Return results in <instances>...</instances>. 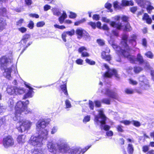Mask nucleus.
I'll list each match as a JSON object with an SVG mask.
<instances>
[{
  "instance_id": "obj_20",
  "label": "nucleus",
  "mask_w": 154,
  "mask_h": 154,
  "mask_svg": "<svg viewBox=\"0 0 154 154\" xmlns=\"http://www.w3.org/2000/svg\"><path fill=\"white\" fill-rule=\"evenodd\" d=\"M15 94H23L24 92V89L22 88L15 87Z\"/></svg>"
},
{
  "instance_id": "obj_23",
  "label": "nucleus",
  "mask_w": 154,
  "mask_h": 154,
  "mask_svg": "<svg viewBox=\"0 0 154 154\" xmlns=\"http://www.w3.org/2000/svg\"><path fill=\"white\" fill-rule=\"evenodd\" d=\"M7 91L11 95L15 94V87L8 86L7 88Z\"/></svg>"
},
{
  "instance_id": "obj_46",
  "label": "nucleus",
  "mask_w": 154,
  "mask_h": 154,
  "mask_svg": "<svg viewBox=\"0 0 154 154\" xmlns=\"http://www.w3.org/2000/svg\"><path fill=\"white\" fill-rule=\"evenodd\" d=\"M6 12V9L5 8H2L0 9V15H4Z\"/></svg>"
},
{
  "instance_id": "obj_36",
  "label": "nucleus",
  "mask_w": 154,
  "mask_h": 154,
  "mask_svg": "<svg viewBox=\"0 0 154 154\" xmlns=\"http://www.w3.org/2000/svg\"><path fill=\"white\" fill-rule=\"evenodd\" d=\"M85 61L87 63L91 65H94L95 64V61L91 60L88 58L86 59Z\"/></svg>"
},
{
  "instance_id": "obj_26",
  "label": "nucleus",
  "mask_w": 154,
  "mask_h": 154,
  "mask_svg": "<svg viewBox=\"0 0 154 154\" xmlns=\"http://www.w3.org/2000/svg\"><path fill=\"white\" fill-rule=\"evenodd\" d=\"M32 154H44L40 148H35L32 152Z\"/></svg>"
},
{
  "instance_id": "obj_56",
  "label": "nucleus",
  "mask_w": 154,
  "mask_h": 154,
  "mask_svg": "<svg viewBox=\"0 0 154 154\" xmlns=\"http://www.w3.org/2000/svg\"><path fill=\"white\" fill-rule=\"evenodd\" d=\"M123 127L121 125H118L117 127V131L119 132H122L123 131Z\"/></svg>"
},
{
  "instance_id": "obj_6",
  "label": "nucleus",
  "mask_w": 154,
  "mask_h": 154,
  "mask_svg": "<svg viewBox=\"0 0 154 154\" xmlns=\"http://www.w3.org/2000/svg\"><path fill=\"white\" fill-rule=\"evenodd\" d=\"M48 123L44 120H40L37 122L36 125V131L37 133L38 134L42 135H48V131L47 130L44 129L48 125Z\"/></svg>"
},
{
  "instance_id": "obj_32",
  "label": "nucleus",
  "mask_w": 154,
  "mask_h": 154,
  "mask_svg": "<svg viewBox=\"0 0 154 154\" xmlns=\"http://www.w3.org/2000/svg\"><path fill=\"white\" fill-rule=\"evenodd\" d=\"M61 88L62 91L64 92V94L66 95H68L66 89V85H62L61 86Z\"/></svg>"
},
{
  "instance_id": "obj_61",
  "label": "nucleus",
  "mask_w": 154,
  "mask_h": 154,
  "mask_svg": "<svg viewBox=\"0 0 154 154\" xmlns=\"http://www.w3.org/2000/svg\"><path fill=\"white\" fill-rule=\"evenodd\" d=\"M83 35L85 37V38L86 40L90 39V36L88 34L87 32H86V31L85 33H84V35Z\"/></svg>"
},
{
  "instance_id": "obj_30",
  "label": "nucleus",
  "mask_w": 154,
  "mask_h": 154,
  "mask_svg": "<svg viewBox=\"0 0 154 154\" xmlns=\"http://www.w3.org/2000/svg\"><path fill=\"white\" fill-rule=\"evenodd\" d=\"M131 124L134 126L137 127L140 126L141 125L140 122L134 120L131 121Z\"/></svg>"
},
{
  "instance_id": "obj_39",
  "label": "nucleus",
  "mask_w": 154,
  "mask_h": 154,
  "mask_svg": "<svg viewBox=\"0 0 154 154\" xmlns=\"http://www.w3.org/2000/svg\"><path fill=\"white\" fill-rule=\"evenodd\" d=\"M137 3V4L140 5L142 6L145 3L144 0H134Z\"/></svg>"
},
{
  "instance_id": "obj_9",
  "label": "nucleus",
  "mask_w": 154,
  "mask_h": 154,
  "mask_svg": "<svg viewBox=\"0 0 154 154\" xmlns=\"http://www.w3.org/2000/svg\"><path fill=\"white\" fill-rule=\"evenodd\" d=\"M112 27L116 28L118 29H123L124 30L129 32L132 30V29L129 23H127L124 26L121 23H116L112 21L110 24Z\"/></svg>"
},
{
  "instance_id": "obj_53",
  "label": "nucleus",
  "mask_w": 154,
  "mask_h": 154,
  "mask_svg": "<svg viewBox=\"0 0 154 154\" xmlns=\"http://www.w3.org/2000/svg\"><path fill=\"white\" fill-rule=\"evenodd\" d=\"M82 56V57H88L89 56V54L86 51L82 52L81 54Z\"/></svg>"
},
{
  "instance_id": "obj_15",
  "label": "nucleus",
  "mask_w": 154,
  "mask_h": 154,
  "mask_svg": "<svg viewBox=\"0 0 154 154\" xmlns=\"http://www.w3.org/2000/svg\"><path fill=\"white\" fill-rule=\"evenodd\" d=\"M8 59L5 57H3L0 59V64L1 69L6 67L8 66Z\"/></svg>"
},
{
  "instance_id": "obj_64",
  "label": "nucleus",
  "mask_w": 154,
  "mask_h": 154,
  "mask_svg": "<svg viewBox=\"0 0 154 154\" xmlns=\"http://www.w3.org/2000/svg\"><path fill=\"white\" fill-rule=\"evenodd\" d=\"M51 7L50 6L48 5H46L44 6V10L45 11H46L50 9Z\"/></svg>"
},
{
  "instance_id": "obj_28",
  "label": "nucleus",
  "mask_w": 154,
  "mask_h": 154,
  "mask_svg": "<svg viewBox=\"0 0 154 154\" xmlns=\"http://www.w3.org/2000/svg\"><path fill=\"white\" fill-rule=\"evenodd\" d=\"M24 135H18L17 140L19 143H23L25 142L24 138H23V136Z\"/></svg>"
},
{
  "instance_id": "obj_63",
  "label": "nucleus",
  "mask_w": 154,
  "mask_h": 154,
  "mask_svg": "<svg viewBox=\"0 0 154 154\" xmlns=\"http://www.w3.org/2000/svg\"><path fill=\"white\" fill-rule=\"evenodd\" d=\"M149 18V16L147 14H144L142 18L143 20H146L148 18Z\"/></svg>"
},
{
  "instance_id": "obj_43",
  "label": "nucleus",
  "mask_w": 154,
  "mask_h": 154,
  "mask_svg": "<svg viewBox=\"0 0 154 154\" xmlns=\"http://www.w3.org/2000/svg\"><path fill=\"white\" fill-rule=\"evenodd\" d=\"M90 116H85L83 119V122L84 123H86L90 121Z\"/></svg>"
},
{
  "instance_id": "obj_17",
  "label": "nucleus",
  "mask_w": 154,
  "mask_h": 154,
  "mask_svg": "<svg viewBox=\"0 0 154 154\" xmlns=\"http://www.w3.org/2000/svg\"><path fill=\"white\" fill-rule=\"evenodd\" d=\"M85 31L81 28L77 29L76 31V33L78 35V38H81L85 33Z\"/></svg>"
},
{
  "instance_id": "obj_54",
  "label": "nucleus",
  "mask_w": 154,
  "mask_h": 154,
  "mask_svg": "<svg viewBox=\"0 0 154 154\" xmlns=\"http://www.w3.org/2000/svg\"><path fill=\"white\" fill-rule=\"evenodd\" d=\"M76 17V14L74 13L71 12H70V14L69 15V17L72 18H74Z\"/></svg>"
},
{
  "instance_id": "obj_33",
  "label": "nucleus",
  "mask_w": 154,
  "mask_h": 154,
  "mask_svg": "<svg viewBox=\"0 0 154 154\" xmlns=\"http://www.w3.org/2000/svg\"><path fill=\"white\" fill-rule=\"evenodd\" d=\"M113 7L115 9H119L121 8V5H119L117 1H116L113 3Z\"/></svg>"
},
{
  "instance_id": "obj_44",
  "label": "nucleus",
  "mask_w": 154,
  "mask_h": 154,
  "mask_svg": "<svg viewBox=\"0 0 154 154\" xmlns=\"http://www.w3.org/2000/svg\"><path fill=\"white\" fill-rule=\"evenodd\" d=\"M145 55L147 57L152 59L153 57L152 54L150 51H148L145 53Z\"/></svg>"
},
{
  "instance_id": "obj_18",
  "label": "nucleus",
  "mask_w": 154,
  "mask_h": 154,
  "mask_svg": "<svg viewBox=\"0 0 154 154\" xmlns=\"http://www.w3.org/2000/svg\"><path fill=\"white\" fill-rule=\"evenodd\" d=\"M26 86L28 88H29L30 90L28 92L24 95L23 98V99H25L28 98L32 97V93L33 91L32 90V88L27 85H26Z\"/></svg>"
},
{
  "instance_id": "obj_38",
  "label": "nucleus",
  "mask_w": 154,
  "mask_h": 154,
  "mask_svg": "<svg viewBox=\"0 0 154 154\" xmlns=\"http://www.w3.org/2000/svg\"><path fill=\"white\" fill-rule=\"evenodd\" d=\"M129 83L130 84L134 85H137L138 84V82L137 81L132 79H129Z\"/></svg>"
},
{
  "instance_id": "obj_60",
  "label": "nucleus",
  "mask_w": 154,
  "mask_h": 154,
  "mask_svg": "<svg viewBox=\"0 0 154 154\" xmlns=\"http://www.w3.org/2000/svg\"><path fill=\"white\" fill-rule=\"evenodd\" d=\"M92 28L94 29H95L96 27V24L95 23L93 22H90L88 23Z\"/></svg>"
},
{
  "instance_id": "obj_25",
  "label": "nucleus",
  "mask_w": 154,
  "mask_h": 154,
  "mask_svg": "<svg viewBox=\"0 0 154 154\" xmlns=\"http://www.w3.org/2000/svg\"><path fill=\"white\" fill-rule=\"evenodd\" d=\"M112 135H104V137H96V136H94L95 138L94 139V140H95V142L99 140H104V139L105 138L106 139H111V136Z\"/></svg>"
},
{
  "instance_id": "obj_49",
  "label": "nucleus",
  "mask_w": 154,
  "mask_h": 154,
  "mask_svg": "<svg viewBox=\"0 0 154 154\" xmlns=\"http://www.w3.org/2000/svg\"><path fill=\"white\" fill-rule=\"evenodd\" d=\"M97 42L100 45H103L104 44V41L103 40L98 39L97 40Z\"/></svg>"
},
{
  "instance_id": "obj_37",
  "label": "nucleus",
  "mask_w": 154,
  "mask_h": 154,
  "mask_svg": "<svg viewBox=\"0 0 154 154\" xmlns=\"http://www.w3.org/2000/svg\"><path fill=\"white\" fill-rule=\"evenodd\" d=\"M120 122L123 123L125 125H128L131 124V121L128 120H125L121 121Z\"/></svg>"
},
{
  "instance_id": "obj_24",
  "label": "nucleus",
  "mask_w": 154,
  "mask_h": 154,
  "mask_svg": "<svg viewBox=\"0 0 154 154\" xmlns=\"http://www.w3.org/2000/svg\"><path fill=\"white\" fill-rule=\"evenodd\" d=\"M67 17L66 12L63 11L62 15L59 18V21L60 24L63 23L64 22V20Z\"/></svg>"
},
{
  "instance_id": "obj_8",
  "label": "nucleus",
  "mask_w": 154,
  "mask_h": 154,
  "mask_svg": "<svg viewBox=\"0 0 154 154\" xmlns=\"http://www.w3.org/2000/svg\"><path fill=\"white\" fill-rule=\"evenodd\" d=\"M104 66L107 69L106 72L103 75L104 77L111 78L112 75H114L116 78H119V77L117 74L116 70L114 69H110L109 66L106 64H104Z\"/></svg>"
},
{
  "instance_id": "obj_10",
  "label": "nucleus",
  "mask_w": 154,
  "mask_h": 154,
  "mask_svg": "<svg viewBox=\"0 0 154 154\" xmlns=\"http://www.w3.org/2000/svg\"><path fill=\"white\" fill-rule=\"evenodd\" d=\"M126 53V55L124 54V56L127 58L131 63H136V61L140 63H143L144 61L143 57L140 54H138L137 58H135L134 56L129 54V52H127Z\"/></svg>"
},
{
  "instance_id": "obj_45",
  "label": "nucleus",
  "mask_w": 154,
  "mask_h": 154,
  "mask_svg": "<svg viewBox=\"0 0 154 154\" xmlns=\"http://www.w3.org/2000/svg\"><path fill=\"white\" fill-rule=\"evenodd\" d=\"M54 27L56 28H58L61 29H63L66 28V27L64 26H60L57 24H54Z\"/></svg>"
},
{
  "instance_id": "obj_47",
  "label": "nucleus",
  "mask_w": 154,
  "mask_h": 154,
  "mask_svg": "<svg viewBox=\"0 0 154 154\" xmlns=\"http://www.w3.org/2000/svg\"><path fill=\"white\" fill-rule=\"evenodd\" d=\"M18 30L22 33L25 32L26 31V29L24 27H21L18 28Z\"/></svg>"
},
{
  "instance_id": "obj_40",
  "label": "nucleus",
  "mask_w": 154,
  "mask_h": 154,
  "mask_svg": "<svg viewBox=\"0 0 154 154\" xmlns=\"http://www.w3.org/2000/svg\"><path fill=\"white\" fill-rule=\"evenodd\" d=\"M4 26L5 23L4 21L0 20V31L4 29Z\"/></svg>"
},
{
  "instance_id": "obj_48",
  "label": "nucleus",
  "mask_w": 154,
  "mask_h": 154,
  "mask_svg": "<svg viewBox=\"0 0 154 154\" xmlns=\"http://www.w3.org/2000/svg\"><path fill=\"white\" fill-rule=\"evenodd\" d=\"M34 26V23L32 21H29L28 25V27L30 29H33Z\"/></svg>"
},
{
  "instance_id": "obj_57",
  "label": "nucleus",
  "mask_w": 154,
  "mask_h": 154,
  "mask_svg": "<svg viewBox=\"0 0 154 154\" xmlns=\"http://www.w3.org/2000/svg\"><path fill=\"white\" fill-rule=\"evenodd\" d=\"M23 19H21L19 20L18 21L16 22V24L18 26H21L23 23Z\"/></svg>"
},
{
  "instance_id": "obj_27",
  "label": "nucleus",
  "mask_w": 154,
  "mask_h": 154,
  "mask_svg": "<svg viewBox=\"0 0 154 154\" xmlns=\"http://www.w3.org/2000/svg\"><path fill=\"white\" fill-rule=\"evenodd\" d=\"M128 152L129 154H132L133 153L134 149L132 144H129L127 148Z\"/></svg>"
},
{
  "instance_id": "obj_16",
  "label": "nucleus",
  "mask_w": 154,
  "mask_h": 154,
  "mask_svg": "<svg viewBox=\"0 0 154 154\" xmlns=\"http://www.w3.org/2000/svg\"><path fill=\"white\" fill-rule=\"evenodd\" d=\"M137 36L134 34L132 35L129 37L128 41L129 43L132 46L135 47L136 45V39Z\"/></svg>"
},
{
  "instance_id": "obj_12",
  "label": "nucleus",
  "mask_w": 154,
  "mask_h": 154,
  "mask_svg": "<svg viewBox=\"0 0 154 154\" xmlns=\"http://www.w3.org/2000/svg\"><path fill=\"white\" fill-rule=\"evenodd\" d=\"M102 92L104 94L107 95L110 97L114 99L119 100V97L117 94L110 90L109 89H103Z\"/></svg>"
},
{
  "instance_id": "obj_7",
  "label": "nucleus",
  "mask_w": 154,
  "mask_h": 154,
  "mask_svg": "<svg viewBox=\"0 0 154 154\" xmlns=\"http://www.w3.org/2000/svg\"><path fill=\"white\" fill-rule=\"evenodd\" d=\"M140 88L142 90H146L150 87L149 80L144 75L140 76L138 78Z\"/></svg>"
},
{
  "instance_id": "obj_59",
  "label": "nucleus",
  "mask_w": 154,
  "mask_h": 154,
  "mask_svg": "<svg viewBox=\"0 0 154 154\" xmlns=\"http://www.w3.org/2000/svg\"><path fill=\"white\" fill-rule=\"evenodd\" d=\"M100 18L99 15H98L95 14L93 16V19L96 20H99Z\"/></svg>"
},
{
  "instance_id": "obj_42",
  "label": "nucleus",
  "mask_w": 154,
  "mask_h": 154,
  "mask_svg": "<svg viewBox=\"0 0 154 154\" xmlns=\"http://www.w3.org/2000/svg\"><path fill=\"white\" fill-rule=\"evenodd\" d=\"M87 50V49L85 47L82 46L79 48L78 51L79 53L82 54V52H84V51Z\"/></svg>"
},
{
  "instance_id": "obj_29",
  "label": "nucleus",
  "mask_w": 154,
  "mask_h": 154,
  "mask_svg": "<svg viewBox=\"0 0 154 154\" xmlns=\"http://www.w3.org/2000/svg\"><path fill=\"white\" fill-rule=\"evenodd\" d=\"M52 11L53 12L54 15L59 16L60 14V12L59 9L56 8H53L52 9Z\"/></svg>"
},
{
  "instance_id": "obj_62",
  "label": "nucleus",
  "mask_w": 154,
  "mask_h": 154,
  "mask_svg": "<svg viewBox=\"0 0 154 154\" xmlns=\"http://www.w3.org/2000/svg\"><path fill=\"white\" fill-rule=\"evenodd\" d=\"M57 127H54L51 130V134H54L57 131Z\"/></svg>"
},
{
  "instance_id": "obj_2",
  "label": "nucleus",
  "mask_w": 154,
  "mask_h": 154,
  "mask_svg": "<svg viewBox=\"0 0 154 154\" xmlns=\"http://www.w3.org/2000/svg\"><path fill=\"white\" fill-rule=\"evenodd\" d=\"M15 110L14 116L13 117V119L14 121H18L17 124H19V127H17V129L18 131L21 133L29 129L31 125L30 122L26 120L21 119L20 117L21 114L22 112H25V114L28 113L27 112V107L24 105L23 102L19 101L16 103L15 107Z\"/></svg>"
},
{
  "instance_id": "obj_55",
  "label": "nucleus",
  "mask_w": 154,
  "mask_h": 154,
  "mask_svg": "<svg viewBox=\"0 0 154 154\" xmlns=\"http://www.w3.org/2000/svg\"><path fill=\"white\" fill-rule=\"evenodd\" d=\"M154 9V8L152 6L149 5L147 6V9L149 13H150L151 11Z\"/></svg>"
},
{
  "instance_id": "obj_51",
  "label": "nucleus",
  "mask_w": 154,
  "mask_h": 154,
  "mask_svg": "<svg viewBox=\"0 0 154 154\" xmlns=\"http://www.w3.org/2000/svg\"><path fill=\"white\" fill-rule=\"evenodd\" d=\"M65 104L67 108H70L71 107L70 103L68 100H66Z\"/></svg>"
},
{
  "instance_id": "obj_3",
  "label": "nucleus",
  "mask_w": 154,
  "mask_h": 154,
  "mask_svg": "<svg viewBox=\"0 0 154 154\" xmlns=\"http://www.w3.org/2000/svg\"><path fill=\"white\" fill-rule=\"evenodd\" d=\"M128 38V35L126 34H124L122 37V41L121 42V45L122 46L121 48L120 47L118 46L115 51L117 52V53H119L120 54L124 56V54L126 55V52H129V47L127 45V42Z\"/></svg>"
},
{
  "instance_id": "obj_21",
  "label": "nucleus",
  "mask_w": 154,
  "mask_h": 154,
  "mask_svg": "<svg viewBox=\"0 0 154 154\" xmlns=\"http://www.w3.org/2000/svg\"><path fill=\"white\" fill-rule=\"evenodd\" d=\"M101 56L103 59L106 61H109L111 59V57L109 54H106L105 51H103L101 54Z\"/></svg>"
},
{
  "instance_id": "obj_5",
  "label": "nucleus",
  "mask_w": 154,
  "mask_h": 154,
  "mask_svg": "<svg viewBox=\"0 0 154 154\" xmlns=\"http://www.w3.org/2000/svg\"><path fill=\"white\" fill-rule=\"evenodd\" d=\"M37 135V136H34L32 135L29 140V143L31 145L36 147H40L43 143V142L46 139L47 135Z\"/></svg>"
},
{
  "instance_id": "obj_34",
  "label": "nucleus",
  "mask_w": 154,
  "mask_h": 154,
  "mask_svg": "<svg viewBox=\"0 0 154 154\" xmlns=\"http://www.w3.org/2000/svg\"><path fill=\"white\" fill-rule=\"evenodd\" d=\"M8 103L9 106L11 108L14 106V101L12 99L10 98L8 101Z\"/></svg>"
},
{
  "instance_id": "obj_14",
  "label": "nucleus",
  "mask_w": 154,
  "mask_h": 154,
  "mask_svg": "<svg viewBox=\"0 0 154 154\" xmlns=\"http://www.w3.org/2000/svg\"><path fill=\"white\" fill-rule=\"evenodd\" d=\"M125 93L127 94H133L135 92H137L139 94H142V91L141 90L137 89H132L131 88H127L125 90Z\"/></svg>"
},
{
  "instance_id": "obj_31",
  "label": "nucleus",
  "mask_w": 154,
  "mask_h": 154,
  "mask_svg": "<svg viewBox=\"0 0 154 154\" xmlns=\"http://www.w3.org/2000/svg\"><path fill=\"white\" fill-rule=\"evenodd\" d=\"M142 68L139 66H135L134 67V70L136 73H138L143 70Z\"/></svg>"
},
{
  "instance_id": "obj_52",
  "label": "nucleus",
  "mask_w": 154,
  "mask_h": 154,
  "mask_svg": "<svg viewBox=\"0 0 154 154\" xmlns=\"http://www.w3.org/2000/svg\"><path fill=\"white\" fill-rule=\"evenodd\" d=\"M143 151L144 152H146L149 150V147L147 146H144L142 148Z\"/></svg>"
},
{
  "instance_id": "obj_41",
  "label": "nucleus",
  "mask_w": 154,
  "mask_h": 154,
  "mask_svg": "<svg viewBox=\"0 0 154 154\" xmlns=\"http://www.w3.org/2000/svg\"><path fill=\"white\" fill-rule=\"evenodd\" d=\"M45 25V23L44 21H40L36 23V26L37 27H42Z\"/></svg>"
},
{
  "instance_id": "obj_13",
  "label": "nucleus",
  "mask_w": 154,
  "mask_h": 154,
  "mask_svg": "<svg viewBox=\"0 0 154 154\" xmlns=\"http://www.w3.org/2000/svg\"><path fill=\"white\" fill-rule=\"evenodd\" d=\"M3 70V75L8 79L10 80L12 79V77L11 74V69L10 68L5 67L4 68L1 69Z\"/></svg>"
},
{
  "instance_id": "obj_35",
  "label": "nucleus",
  "mask_w": 154,
  "mask_h": 154,
  "mask_svg": "<svg viewBox=\"0 0 154 154\" xmlns=\"http://www.w3.org/2000/svg\"><path fill=\"white\" fill-rule=\"evenodd\" d=\"M102 101V102L107 104H109L110 103V99L109 98H105L103 99Z\"/></svg>"
},
{
  "instance_id": "obj_11",
  "label": "nucleus",
  "mask_w": 154,
  "mask_h": 154,
  "mask_svg": "<svg viewBox=\"0 0 154 154\" xmlns=\"http://www.w3.org/2000/svg\"><path fill=\"white\" fill-rule=\"evenodd\" d=\"M3 144L5 148H7L14 145V140L11 135H7L3 139Z\"/></svg>"
},
{
  "instance_id": "obj_58",
  "label": "nucleus",
  "mask_w": 154,
  "mask_h": 154,
  "mask_svg": "<svg viewBox=\"0 0 154 154\" xmlns=\"http://www.w3.org/2000/svg\"><path fill=\"white\" fill-rule=\"evenodd\" d=\"M137 10V8L136 7H132L130 8V11L131 12L133 13H134L136 12Z\"/></svg>"
},
{
  "instance_id": "obj_4",
  "label": "nucleus",
  "mask_w": 154,
  "mask_h": 154,
  "mask_svg": "<svg viewBox=\"0 0 154 154\" xmlns=\"http://www.w3.org/2000/svg\"><path fill=\"white\" fill-rule=\"evenodd\" d=\"M99 114L98 115L95 116L94 121L97 124L100 123L101 127L103 128V129L105 131L108 130L110 128V127L107 125H105L106 117L104 115L103 111L102 109L98 110Z\"/></svg>"
},
{
  "instance_id": "obj_19",
  "label": "nucleus",
  "mask_w": 154,
  "mask_h": 154,
  "mask_svg": "<svg viewBox=\"0 0 154 154\" xmlns=\"http://www.w3.org/2000/svg\"><path fill=\"white\" fill-rule=\"evenodd\" d=\"M134 5V2L132 1H128L125 0H122V1L121 6H125L129 5L133 6Z\"/></svg>"
},
{
  "instance_id": "obj_22",
  "label": "nucleus",
  "mask_w": 154,
  "mask_h": 154,
  "mask_svg": "<svg viewBox=\"0 0 154 154\" xmlns=\"http://www.w3.org/2000/svg\"><path fill=\"white\" fill-rule=\"evenodd\" d=\"M30 37V35L29 34H25L23 37L20 42L22 44H25L27 42L28 39Z\"/></svg>"
},
{
  "instance_id": "obj_50",
  "label": "nucleus",
  "mask_w": 154,
  "mask_h": 154,
  "mask_svg": "<svg viewBox=\"0 0 154 154\" xmlns=\"http://www.w3.org/2000/svg\"><path fill=\"white\" fill-rule=\"evenodd\" d=\"M66 32L67 34L71 36L74 35L75 31L74 30H72L69 31H67Z\"/></svg>"
},
{
  "instance_id": "obj_1",
  "label": "nucleus",
  "mask_w": 154,
  "mask_h": 154,
  "mask_svg": "<svg viewBox=\"0 0 154 154\" xmlns=\"http://www.w3.org/2000/svg\"><path fill=\"white\" fill-rule=\"evenodd\" d=\"M91 146H88L82 149L79 147L69 149L66 141L62 139H60L58 141L57 146L53 143L50 142H48L47 144L50 152L54 154L65 153L67 151L68 152V154H83L91 147Z\"/></svg>"
}]
</instances>
